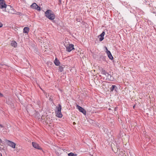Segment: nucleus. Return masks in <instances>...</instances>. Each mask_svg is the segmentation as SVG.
Instances as JSON below:
<instances>
[{
    "label": "nucleus",
    "instance_id": "nucleus-1",
    "mask_svg": "<svg viewBox=\"0 0 156 156\" xmlns=\"http://www.w3.org/2000/svg\"><path fill=\"white\" fill-rule=\"evenodd\" d=\"M57 110L55 111L56 116L58 118H61L62 116V115L61 112V106L60 105H58V107H57Z\"/></svg>",
    "mask_w": 156,
    "mask_h": 156
},
{
    "label": "nucleus",
    "instance_id": "nucleus-2",
    "mask_svg": "<svg viewBox=\"0 0 156 156\" xmlns=\"http://www.w3.org/2000/svg\"><path fill=\"white\" fill-rule=\"evenodd\" d=\"M112 150L115 152V153H117L118 156H124L125 154V151L119 150L118 151V149L117 148V149H115L114 150L112 148Z\"/></svg>",
    "mask_w": 156,
    "mask_h": 156
},
{
    "label": "nucleus",
    "instance_id": "nucleus-3",
    "mask_svg": "<svg viewBox=\"0 0 156 156\" xmlns=\"http://www.w3.org/2000/svg\"><path fill=\"white\" fill-rule=\"evenodd\" d=\"M64 45L66 47V50L70 52L74 49V45L73 44H65Z\"/></svg>",
    "mask_w": 156,
    "mask_h": 156
},
{
    "label": "nucleus",
    "instance_id": "nucleus-4",
    "mask_svg": "<svg viewBox=\"0 0 156 156\" xmlns=\"http://www.w3.org/2000/svg\"><path fill=\"white\" fill-rule=\"evenodd\" d=\"M30 7L31 8L35 9L37 11H40L41 10L40 7L35 3H33L31 5Z\"/></svg>",
    "mask_w": 156,
    "mask_h": 156
},
{
    "label": "nucleus",
    "instance_id": "nucleus-5",
    "mask_svg": "<svg viewBox=\"0 0 156 156\" xmlns=\"http://www.w3.org/2000/svg\"><path fill=\"white\" fill-rule=\"evenodd\" d=\"M5 141L6 142L7 144L8 145L13 148H15L16 144L14 143L7 140H5Z\"/></svg>",
    "mask_w": 156,
    "mask_h": 156
},
{
    "label": "nucleus",
    "instance_id": "nucleus-6",
    "mask_svg": "<svg viewBox=\"0 0 156 156\" xmlns=\"http://www.w3.org/2000/svg\"><path fill=\"white\" fill-rule=\"evenodd\" d=\"M55 17V16L53 12L49 10V20H53Z\"/></svg>",
    "mask_w": 156,
    "mask_h": 156
},
{
    "label": "nucleus",
    "instance_id": "nucleus-7",
    "mask_svg": "<svg viewBox=\"0 0 156 156\" xmlns=\"http://www.w3.org/2000/svg\"><path fill=\"white\" fill-rule=\"evenodd\" d=\"M7 6L4 1L3 0H0V9L6 8Z\"/></svg>",
    "mask_w": 156,
    "mask_h": 156
},
{
    "label": "nucleus",
    "instance_id": "nucleus-8",
    "mask_svg": "<svg viewBox=\"0 0 156 156\" xmlns=\"http://www.w3.org/2000/svg\"><path fill=\"white\" fill-rule=\"evenodd\" d=\"M76 107L80 112H82L84 115H86V111L83 108L78 105H77Z\"/></svg>",
    "mask_w": 156,
    "mask_h": 156
},
{
    "label": "nucleus",
    "instance_id": "nucleus-9",
    "mask_svg": "<svg viewBox=\"0 0 156 156\" xmlns=\"http://www.w3.org/2000/svg\"><path fill=\"white\" fill-rule=\"evenodd\" d=\"M33 146L35 148L41 150V147L38 144L35 142H33L32 143Z\"/></svg>",
    "mask_w": 156,
    "mask_h": 156
},
{
    "label": "nucleus",
    "instance_id": "nucleus-10",
    "mask_svg": "<svg viewBox=\"0 0 156 156\" xmlns=\"http://www.w3.org/2000/svg\"><path fill=\"white\" fill-rule=\"evenodd\" d=\"M101 73L102 74L105 75L106 76H107L108 77L111 76L110 75H109L108 73H107L106 71L103 69L101 70Z\"/></svg>",
    "mask_w": 156,
    "mask_h": 156
},
{
    "label": "nucleus",
    "instance_id": "nucleus-11",
    "mask_svg": "<svg viewBox=\"0 0 156 156\" xmlns=\"http://www.w3.org/2000/svg\"><path fill=\"white\" fill-rule=\"evenodd\" d=\"M105 34V32L103 31L102 33L100 34V35L98 36V37L99 38V40L100 41H101L103 40V37Z\"/></svg>",
    "mask_w": 156,
    "mask_h": 156
},
{
    "label": "nucleus",
    "instance_id": "nucleus-12",
    "mask_svg": "<svg viewBox=\"0 0 156 156\" xmlns=\"http://www.w3.org/2000/svg\"><path fill=\"white\" fill-rule=\"evenodd\" d=\"M107 50V54L109 58L111 59H113V57L112 56L110 52L108 51L106 48Z\"/></svg>",
    "mask_w": 156,
    "mask_h": 156
},
{
    "label": "nucleus",
    "instance_id": "nucleus-13",
    "mask_svg": "<svg viewBox=\"0 0 156 156\" xmlns=\"http://www.w3.org/2000/svg\"><path fill=\"white\" fill-rule=\"evenodd\" d=\"M55 150H56V152L58 154V155L60 154L62 151H63V149L58 147H57L56 149H55Z\"/></svg>",
    "mask_w": 156,
    "mask_h": 156
},
{
    "label": "nucleus",
    "instance_id": "nucleus-14",
    "mask_svg": "<svg viewBox=\"0 0 156 156\" xmlns=\"http://www.w3.org/2000/svg\"><path fill=\"white\" fill-rule=\"evenodd\" d=\"M30 29L27 27H25L23 29V33L25 34H28L29 32Z\"/></svg>",
    "mask_w": 156,
    "mask_h": 156
},
{
    "label": "nucleus",
    "instance_id": "nucleus-15",
    "mask_svg": "<svg viewBox=\"0 0 156 156\" xmlns=\"http://www.w3.org/2000/svg\"><path fill=\"white\" fill-rule=\"evenodd\" d=\"M17 44L16 42L14 41H12L11 45V46L14 47H16L17 46Z\"/></svg>",
    "mask_w": 156,
    "mask_h": 156
},
{
    "label": "nucleus",
    "instance_id": "nucleus-16",
    "mask_svg": "<svg viewBox=\"0 0 156 156\" xmlns=\"http://www.w3.org/2000/svg\"><path fill=\"white\" fill-rule=\"evenodd\" d=\"M54 63L56 66H59L60 64V62L59 60H58L56 58L54 61Z\"/></svg>",
    "mask_w": 156,
    "mask_h": 156
},
{
    "label": "nucleus",
    "instance_id": "nucleus-17",
    "mask_svg": "<svg viewBox=\"0 0 156 156\" xmlns=\"http://www.w3.org/2000/svg\"><path fill=\"white\" fill-rule=\"evenodd\" d=\"M65 67L64 65H62L59 67L58 70L61 72H62L63 70V69Z\"/></svg>",
    "mask_w": 156,
    "mask_h": 156
},
{
    "label": "nucleus",
    "instance_id": "nucleus-18",
    "mask_svg": "<svg viewBox=\"0 0 156 156\" xmlns=\"http://www.w3.org/2000/svg\"><path fill=\"white\" fill-rule=\"evenodd\" d=\"M116 88V87L115 85H112L110 88V90L112 91L114 90H116L115 88Z\"/></svg>",
    "mask_w": 156,
    "mask_h": 156
},
{
    "label": "nucleus",
    "instance_id": "nucleus-19",
    "mask_svg": "<svg viewBox=\"0 0 156 156\" xmlns=\"http://www.w3.org/2000/svg\"><path fill=\"white\" fill-rule=\"evenodd\" d=\"M45 16L48 18H49V10H47L45 13Z\"/></svg>",
    "mask_w": 156,
    "mask_h": 156
},
{
    "label": "nucleus",
    "instance_id": "nucleus-20",
    "mask_svg": "<svg viewBox=\"0 0 156 156\" xmlns=\"http://www.w3.org/2000/svg\"><path fill=\"white\" fill-rule=\"evenodd\" d=\"M68 156H77V154L71 152L68 154Z\"/></svg>",
    "mask_w": 156,
    "mask_h": 156
},
{
    "label": "nucleus",
    "instance_id": "nucleus-21",
    "mask_svg": "<svg viewBox=\"0 0 156 156\" xmlns=\"http://www.w3.org/2000/svg\"><path fill=\"white\" fill-rule=\"evenodd\" d=\"M55 99V98L53 97L49 98V100H51V101H52V103H53V100Z\"/></svg>",
    "mask_w": 156,
    "mask_h": 156
},
{
    "label": "nucleus",
    "instance_id": "nucleus-22",
    "mask_svg": "<svg viewBox=\"0 0 156 156\" xmlns=\"http://www.w3.org/2000/svg\"><path fill=\"white\" fill-rule=\"evenodd\" d=\"M2 96H3L2 94L0 93V97H2Z\"/></svg>",
    "mask_w": 156,
    "mask_h": 156
},
{
    "label": "nucleus",
    "instance_id": "nucleus-23",
    "mask_svg": "<svg viewBox=\"0 0 156 156\" xmlns=\"http://www.w3.org/2000/svg\"><path fill=\"white\" fill-rule=\"evenodd\" d=\"M2 24L1 23H0V27H2Z\"/></svg>",
    "mask_w": 156,
    "mask_h": 156
},
{
    "label": "nucleus",
    "instance_id": "nucleus-24",
    "mask_svg": "<svg viewBox=\"0 0 156 156\" xmlns=\"http://www.w3.org/2000/svg\"><path fill=\"white\" fill-rule=\"evenodd\" d=\"M73 124H74V125L75 124H76V123H75V122H73Z\"/></svg>",
    "mask_w": 156,
    "mask_h": 156
},
{
    "label": "nucleus",
    "instance_id": "nucleus-25",
    "mask_svg": "<svg viewBox=\"0 0 156 156\" xmlns=\"http://www.w3.org/2000/svg\"><path fill=\"white\" fill-rule=\"evenodd\" d=\"M62 136H61V137H63V136H64V135H62Z\"/></svg>",
    "mask_w": 156,
    "mask_h": 156
},
{
    "label": "nucleus",
    "instance_id": "nucleus-26",
    "mask_svg": "<svg viewBox=\"0 0 156 156\" xmlns=\"http://www.w3.org/2000/svg\"><path fill=\"white\" fill-rule=\"evenodd\" d=\"M62 132V133H63V134L64 135L65 133L63 132Z\"/></svg>",
    "mask_w": 156,
    "mask_h": 156
},
{
    "label": "nucleus",
    "instance_id": "nucleus-27",
    "mask_svg": "<svg viewBox=\"0 0 156 156\" xmlns=\"http://www.w3.org/2000/svg\"><path fill=\"white\" fill-rule=\"evenodd\" d=\"M135 106L134 105V106H133V108H135Z\"/></svg>",
    "mask_w": 156,
    "mask_h": 156
},
{
    "label": "nucleus",
    "instance_id": "nucleus-28",
    "mask_svg": "<svg viewBox=\"0 0 156 156\" xmlns=\"http://www.w3.org/2000/svg\"><path fill=\"white\" fill-rule=\"evenodd\" d=\"M1 156H2V154H1Z\"/></svg>",
    "mask_w": 156,
    "mask_h": 156
},
{
    "label": "nucleus",
    "instance_id": "nucleus-29",
    "mask_svg": "<svg viewBox=\"0 0 156 156\" xmlns=\"http://www.w3.org/2000/svg\"><path fill=\"white\" fill-rule=\"evenodd\" d=\"M111 108H109V110H111Z\"/></svg>",
    "mask_w": 156,
    "mask_h": 156
},
{
    "label": "nucleus",
    "instance_id": "nucleus-30",
    "mask_svg": "<svg viewBox=\"0 0 156 156\" xmlns=\"http://www.w3.org/2000/svg\"><path fill=\"white\" fill-rule=\"evenodd\" d=\"M76 20H77V21H78V20H78V19H77Z\"/></svg>",
    "mask_w": 156,
    "mask_h": 156
},
{
    "label": "nucleus",
    "instance_id": "nucleus-31",
    "mask_svg": "<svg viewBox=\"0 0 156 156\" xmlns=\"http://www.w3.org/2000/svg\"><path fill=\"white\" fill-rule=\"evenodd\" d=\"M76 20H77V21H78V20H78V19H77Z\"/></svg>",
    "mask_w": 156,
    "mask_h": 156
},
{
    "label": "nucleus",
    "instance_id": "nucleus-32",
    "mask_svg": "<svg viewBox=\"0 0 156 156\" xmlns=\"http://www.w3.org/2000/svg\"><path fill=\"white\" fill-rule=\"evenodd\" d=\"M0 141H2V140H1L0 139Z\"/></svg>",
    "mask_w": 156,
    "mask_h": 156
},
{
    "label": "nucleus",
    "instance_id": "nucleus-33",
    "mask_svg": "<svg viewBox=\"0 0 156 156\" xmlns=\"http://www.w3.org/2000/svg\"><path fill=\"white\" fill-rule=\"evenodd\" d=\"M115 110H116V108H115Z\"/></svg>",
    "mask_w": 156,
    "mask_h": 156
},
{
    "label": "nucleus",
    "instance_id": "nucleus-34",
    "mask_svg": "<svg viewBox=\"0 0 156 156\" xmlns=\"http://www.w3.org/2000/svg\"><path fill=\"white\" fill-rule=\"evenodd\" d=\"M0 126H1V127H2V126L1 125H0Z\"/></svg>",
    "mask_w": 156,
    "mask_h": 156
}]
</instances>
